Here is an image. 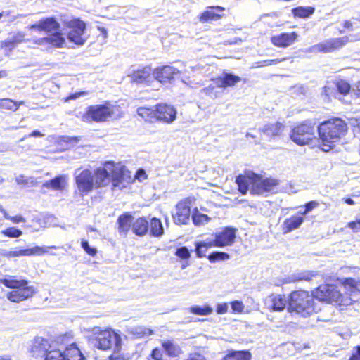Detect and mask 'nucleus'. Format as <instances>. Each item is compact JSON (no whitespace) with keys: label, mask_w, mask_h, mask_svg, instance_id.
Returning <instances> with one entry per match:
<instances>
[{"label":"nucleus","mask_w":360,"mask_h":360,"mask_svg":"<svg viewBox=\"0 0 360 360\" xmlns=\"http://www.w3.org/2000/svg\"><path fill=\"white\" fill-rule=\"evenodd\" d=\"M29 353L33 360H84L85 359L77 342L62 350L52 347L47 338L40 336L33 339Z\"/></svg>","instance_id":"f257e3e1"},{"label":"nucleus","mask_w":360,"mask_h":360,"mask_svg":"<svg viewBox=\"0 0 360 360\" xmlns=\"http://www.w3.org/2000/svg\"><path fill=\"white\" fill-rule=\"evenodd\" d=\"M236 183L242 195H245L250 190L253 195H262L278 193L281 181L272 176L264 177L261 174L249 172L238 175Z\"/></svg>","instance_id":"f03ea898"},{"label":"nucleus","mask_w":360,"mask_h":360,"mask_svg":"<svg viewBox=\"0 0 360 360\" xmlns=\"http://www.w3.org/2000/svg\"><path fill=\"white\" fill-rule=\"evenodd\" d=\"M348 129L345 120L338 117L333 116L320 122L317 132L321 150L328 152L333 149L345 138Z\"/></svg>","instance_id":"7ed1b4c3"},{"label":"nucleus","mask_w":360,"mask_h":360,"mask_svg":"<svg viewBox=\"0 0 360 360\" xmlns=\"http://www.w3.org/2000/svg\"><path fill=\"white\" fill-rule=\"evenodd\" d=\"M90 340L98 349L107 351L112 349L113 352L109 355V360H124L121 354L122 338L112 328L94 326L91 329Z\"/></svg>","instance_id":"20e7f679"},{"label":"nucleus","mask_w":360,"mask_h":360,"mask_svg":"<svg viewBox=\"0 0 360 360\" xmlns=\"http://www.w3.org/2000/svg\"><path fill=\"white\" fill-rule=\"evenodd\" d=\"M30 30H35L39 32H44L51 34L33 39V44L38 46H47L54 49H60L65 44V38L63 34L59 31L60 23L54 17L41 18L37 22L30 27Z\"/></svg>","instance_id":"39448f33"},{"label":"nucleus","mask_w":360,"mask_h":360,"mask_svg":"<svg viewBox=\"0 0 360 360\" xmlns=\"http://www.w3.org/2000/svg\"><path fill=\"white\" fill-rule=\"evenodd\" d=\"M75 181L80 194L84 195L94 189L106 186L109 182V173L103 167L96 168L94 173L85 169L75 176Z\"/></svg>","instance_id":"423d86ee"},{"label":"nucleus","mask_w":360,"mask_h":360,"mask_svg":"<svg viewBox=\"0 0 360 360\" xmlns=\"http://www.w3.org/2000/svg\"><path fill=\"white\" fill-rule=\"evenodd\" d=\"M313 296L322 302L333 304L344 309L353 304L355 300L350 294L342 292L339 286L335 284L323 283L313 290Z\"/></svg>","instance_id":"0eeeda50"},{"label":"nucleus","mask_w":360,"mask_h":360,"mask_svg":"<svg viewBox=\"0 0 360 360\" xmlns=\"http://www.w3.org/2000/svg\"><path fill=\"white\" fill-rule=\"evenodd\" d=\"M0 284L11 289L6 296L13 303H20L32 299L37 294L36 288L30 285L27 279H17L15 276H8L0 279Z\"/></svg>","instance_id":"6e6552de"},{"label":"nucleus","mask_w":360,"mask_h":360,"mask_svg":"<svg viewBox=\"0 0 360 360\" xmlns=\"http://www.w3.org/2000/svg\"><path fill=\"white\" fill-rule=\"evenodd\" d=\"M123 115L124 112L119 105H112L107 101L103 104L88 106L81 119L85 122L102 123L112 118H120Z\"/></svg>","instance_id":"1a4fd4ad"},{"label":"nucleus","mask_w":360,"mask_h":360,"mask_svg":"<svg viewBox=\"0 0 360 360\" xmlns=\"http://www.w3.org/2000/svg\"><path fill=\"white\" fill-rule=\"evenodd\" d=\"M139 116L150 123L170 124L176 118V108L169 104L160 103L153 107H139L136 110Z\"/></svg>","instance_id":"9d476101"},{"label":"nucleus","mask_w":360,"mask_h":360,"mask_svg":"<svg viewBox=\"0 0 360 360\" xmlns=\"http://www.w3.org/2000/svg\"><path fill=\"white\" fill-rule=\"evenodd\" d=\"M288 309L302 317H309L316 312L314 297L309 291L296 290L291 292L288 300Z\"/></svg>","instance_id":"9b49d317"},{"label":"nucleus","mask_w":360,"mask_h":360,"mask_svg":"<svg viewBox=\"0 0 360 360\" xmlns=\"http://www.w3.org/2000/svg\"><path fill=\"white\" fill-rule=\"evenodd\" d=\"M103 168L107 169L109 173L112 190L127 188L135 181L131 172L124 165H120L113 161H106Z\"/></svg>","instance_id":"f8f14e48"},{"label":"nucleus","mask_w":360,"mask_h":360,"mask_svg":"<svg viewBox=\"0 0 360 360\" xmlns=\"http://www.w3.org/2000/svg\"><path fill=\"white\" fill-rule=\"evenodd\" d=\"M148 232L153 237H160L164 234V229L160 219L154 217L148 221L146 217H139L134 220L132 233L134 235L142 237Z\"/></svg>","instance_id":"ddd939ff"},{"label":"nucleus","mask_w":360,"mask_h":360,"mask_svg":"<svg viewBox=\"0 0 360 360\" xmlns=\"http://www.w3.org/2000/svg\"><path fill=\"white\" fill-rule=\"evenodd\" d=\"M290 137L298 146L311 143L315 139L314 124L309 120L296 124L291 129Z\"/></svg>","instance_id":"4468645a"},{"label":"nucleus","mask_w":360,"mask_h":360,"mask_svg":"<svg viewBox=\"0 0 360 360\" xmlns=\"http://www.w3.org/2000/svg\"><path fill=\"white\" fill-rule=\"evenodd\" d=\"M65 26L68 29L67 37L71 43L77 46H82L85 44L86 38L84 37V33L86 26L83 20L73 18L66 21Z\"/></svg>","instance_id":"2eb2a0df"},{"label":"nucleus","mask_w":360,"mask_h":360,"mask_svg":"<svg viewBox=\"0 0 360 360\" xmlns=\"http://www.w3.org/2000/svg\"><path fill=\"white\" fill-rule=\"evenodd\" d=\"M193 196L186 197L179 200L175 206V213L172 214V219L175 224L186 225L190 221L191 215V205L195 202Z\"/></svg>","instance_id":"dca6fc26"},{"label":"nucleus","mask_w":360,"mask_h":360,"mask_svg":"<svg viewBox=\"0 0 360 360\" xmlns=\"http://www.w3.org/2000/svg\"><path fill=\"white\" fill-rule=\"evenodd\" d=\"M237 229L232 226L222 227L219 231L212 233V240L215 248L231 246L236 238Z\"/></svg>","instance_id":"f3484780"},{"label":"nucleus","mask_w":360,"mask_h":360,"mask_svg":"<svg viewBox=\"0 0 360 360\" xmlns=\"http://www.w3.org/2000/svg\"><path fill=\"white\" fill-rule=\"evenodd\" d=\"M348 43L347 37L331 38L328 40L316 44L311 50L319 53H331L339 51Z\"/></svg>","instance_id":"a211bd4d"},{"label":"nucleus","mask_w":360,"mask_h":360,"mask_svg":"<svg viewBox=\"0 0 360 360\" xmlns=\"http://www.w3.org/2000/svg\"><path fill=\"white\" fill-rule=\"evenodd\" d=\"M58 247L53 245L49 246H34L31 248L20 249L18 250H10L3 254V256L7 259L13 257H24V256H41L45 254H55L51 252L53 250H57Z\"/></svg>","instance_id":"6ab92c4d"},{"label":"nucleus","mask_w":360,"mask_h":360,"mask_svg":"<svg viewBox=\"0 0 360 360\" xmlns=\"http://www.w3.org/2000/svg\"><path fill=\"white\" fill-rule=\"evenodd\" d=\"M153 73L157 81L161 84H167L171 83L180 74V71L172 65H165L155 68Z\"/></svg>","instance_id":"aec40b11"},{"label":"nucleus","mask_w":360,"mask_h":360,"mask_svg":"<svg viewBox=\"0 0 360 360\" xmlns=\"http://www.w3.org/2000/svg\"><path fill=\"white\" fill-rule=\"evenodd\" d=\"M225 8L220 6H210L198 15L202 23H212L222 19L224 16Z\"/></svg>","instance_id":"412c9836"},{"label":"nucleus","mask_w":360,"mask_h":360,"mask_svg":"<svg viewBox=\"0 0 360 360\" xmlns=\"http://www.w3.org/2000/svg\"><path fill=\"white\" fill-rule=\"evenodd\" d=\"M131 81L138 84L148 85L153 82L154 75L150 66H144L132 71L129 75Z\"/></svg>","instance_id":"4be33fe9"},{"label":"nucleus","mask_w":360,"mask_h":360,"mask_svg":"<svg viewBox=\"0 0 360 360\" xmlns=\"http://www.w3.org/2000/svg\"><path fill=\"white\" fill-rule=\"evenodd\" d=\"M297 34L295 32H282L271 37V43L278 48H287L292 46L297 39Z\"/></svg>","instance_id":"5701e85b"},{"label":"nucleus","mask_w":360,"mask_h":360,"mask_svg":"<svg viewBox=\"0 0 360 360\" xmlns=\"http://www.w3.org/2000/svg\"><path fill=\"white\" fill-rule=\"evenodd\" d=\"M75 342V335L72 331L60 333L56 335L51 342H50L52 347L63 349V350L69 346H72Z\"/></svg>","instance_id":"b1692460"},{"label":"nucleus","mask_w":360,"mask_h":360,"mask_svg":"<svg viewBox=\"0 0 360 360\" xmlns=\"http://www.w3.org/2000/svg\"><path fill=\"white\" fill-rule=\"evenodd\" d=\"M304 221V217L299 214L291 215L285 219L282 224V231L284 234L299 229Z\"/></svg>","instance_id":"393cba45"},{"label":"nucleus","mask_w":360,"mask_h":360,"mask_svg":"<svg viewBox=\"0 0 360 360\" xmlns=\"http://www.w3.org/2000/svg\"><path fill=\"white\" fill-rule=\"evenodd\" d=\"M134 218L130 212H124L120 214L117 220V229L120 233L127 234L133 230Z\"/></svg>","instance_id":"a878e982"},{"label":"nucleus","mask_w":360,"mask_h":360,"mask_svg":"<svg viewBox=\"0 0 360 360\" xmlns=\"http://www.w3.org/2000/svg\"><path fill=\"white\" fill-rule=\"evenodd\" d=\"M217 87L226 89L234 86L241 81V78L231 73H224L221 77L212 79Z\"/></svg>","instance_id":"bb28decb"},{"label":"nucleus","mask_w":360,"mask_h":360,"mask_svg":"<svg viewBox=\"0 0 360 360\" xmlns=\"http://www.w3.org/2000/svg\"><path fill=\"white\" fill-rule=\"evenodd\" d=\"M25 33L18 32L13 34L12 37L1 41L0 47L5 51L11 52L19 44L25 41Z\"/></svg>","instance_id":"cd10ccee"},{"label":"nucleus","mask_w":360,"mask_h":360,"mask_svg":"<svg viewBox=\"0 0 360 360\" xmlns=\"http://www.w3.org/2000/svg\"><path fill=\"white\" fill-rule=\"evenodd\" d=\"M67 179L63 175H58L49 181H45L42 187L53 191H63L67 186Z\"/></svg>","instance_id":"c85d7f7f"},{"label":"nucleus","mask_w":360,"mask_h":360,"mask_svg":"<svg viewBox=\"0 0 360 360\" xmlns=\"http://www.w3.org/2000/svg\"><path fill=\"white\" fill-rule=\"evenodd\" d=\"M161 346L169 357H176L182 353L181 347L171 340L162 341Z\"/></svg>","instance_id":"c756f323"},{"label":"nucleus","mask_w":360,"mask_h":360,"mask_svg":"<svg viewBox=\"0 0 360 360\" xmlns=\"http://www.w3.org/2000/svg\"><path fill=\"white\" fill-rule=\"evenodd\" d=\"M252 354L248 350L229 351L222 360H251Z\"/></svg>","instance_id":"7c9ffc66"},{"label":"nucleus","mask_w":360,"mask_h":360,"mask_svg":"<svg viewBox=\"0 0 360 360\" xmlns=\"http://www.w3.org/2000/svg\"><path fill=\"white\" fill-rule=\"evenodd\" d=\"M215 248L212 240L210 241H198L195 243V252L198 258L206 257L208 249Z\"/></svg>","instance_id":"2f4dec72"},{"label":"nucleus","mask_w":360,"mask_h":360,"mask_svg":"<svg viewBox=\"0 0 360 360\" xmlns=\"http://www.w3.org/2000/svg\"><path fill=\"white\" fill-rule=\"evenodd\" d=\"M315 8L312 6H297L292 10L295 18H307L314 13Z\"/></svg>","instance_id":"473e14b6"},{"label":"nucleus","mask_w":360,"mask_h":360,"mask_svg":"<svg viewBox=\"0 0 360 360\" xmlns=\"http://www.w3.org/2000/svg\"><path fill=\"white\" fill-rule=\"evenodd\" d=\"M286 299L284 295H276L271 297V309L272 311H283L286 306Z\"/></svg>","instance_id":"72a5a7b5"},{"label":"nucleus","mask_w":360,"mask_h":360,"mask_svg":"<svg viewBox=\"0 0 360 360\" xmlns=\"http://www.w3.org/2000/svg\"><path fill=\"white\" fill-rule=\"evenodd\" d=\"M283 129V125L276 122L275 123L267 124L264 127V132L269 136H276L281 134Z\"/></svg>","instance_id":"f704fd0d"},{"label":"nucleus","mask_w":360,"mask_h":360,"mask_svg":"<svg viewBox=\"0 0 360 360\" xmlns=\"http://www.w3.org/2000/svg\"><path fill=\"white\" fill-rule=\"evenodd\" d=\"M174 255L181 260V261H184V262H186L185 263H184L182 265H181V268L182 269H185L186 266H188V261L190 259V258L191 257V251L188 250V248L186 246H181L180 248H178L175 252H174Z\"/></svg>","instance_id":"c9c22d12"},{"label":"nucleus","mask_w":360,"mask_h":360,"mask_svg":"<svg viewBox=\"0 0 360 360\" xmlns=\"http://www.w3.org/2000/svg\"><path fill=\"white\" fill-rule=\"evenodd\" d=\"M191 217L195 226H202L210 221V217L205 214L200 213L197 207L193 210Z\"/></svg>","instance_id":"e433bc0d"},{"label":"nucleus","mask_w":360,"mask_h":360,"mask_svg":"<svg viewBox=\"0 0 360 360\" xmlns=\"http://www.w3.org/2000/svg\"><path fill=\"white\" fill-rule=\"evenodd\" d=\"M207 259L212 264L226 261L230 259V255L222 251H214L207 256Z\"/></svg>","instance_id":"4c0bfd02"},{"label":"nucleus","mask_w":360,"mask_h":360,"mask_svg":"<svg viewBox=\"0 0 360 360\" xmlns=\"http://www.w3.org/2000/svg\"><path fill=\"white\" fill-rule=\"evenodd\" d=\"M341 283L344 288L347 290L345 291L344 292L350 294L351 296L352 295V292L358 290L359 282L353 278H344Z\"/></svg>","instance_id":"58836bf2"},{"label":"nucleus","mask_w":360,"mask_h":360,"mask_svg":"<svg viewBox=\"0 0 360 360\" xmlns=\"http://www.w3.org/2000/svg\"><path fill=\"white\" fill-rule=\"evenodd\" d=\"M334 84L338 92L344 96L348 95L351 91L352 87L350 84L345 79H339Z\"/></svg>","instance_id":"ea45409f"},{"label":"nucleus","mask_w":360,"mask_h":360,"mask_svg":"<svg viewBox=\"0 0 360 360\" xmlns=\"http://www.w3.org/2000/svg\"><path fill=\"white\" fill-rule=\"evenodd\" d=\"M189 311L195 315L207 316L212 314V308L208 304H205L203 306L195 305L190 307Z\"/></svg>","instance_id":"a19ab883"},{"label":"nucleus","mask_w":360,"mask_h":360,"mask_svg":"<svg viewBox=\"0 0 360 360\" xmlns=\"http://www.w3.org/2000/svg\"><path fill=\"white\" fill-rule=\"evenodd\" d=\"M16 106L15 104V101L8 98H0V110L1 111H9V112H15Z\"/></svg>","instance_id":"79ce46f5"},{"label":"nucleus","mask_w":360,"mask_h":360,"mask_svg":"<svg viewBox=\"0 0 360 360\" xmlns=\"http://www.w3.org/2000/svg\"><path fill=\"white\" fill-rule=\"evenodd\" d=\"M2 236L10 238H17L22 235V231L14 226L8 227L1 231Z\"/></svg>","instance_id":"37998d69"},{"label":"nucleus","mask_w":360,"mask_h":360,"mask_svg":"<svg viewBox=\"0 0 360 360\" xmlns=\"http://www.w3.org/2000/svg\"><path fill=\"white\" fill-rule=\"evenodd\" d=\"M319 206V202L316 200H311L306 202L304 205V210L302 212H299L300 215L304 217L305 215L308 214L311 212L314 209L318 207Z\"/></svg>","instance_id":"c03bdc74"},{"label":"nucleus","mask_w":360,"mask_h":360,"mask_svg":"<svg viewBox=\"0 0 360 360\" xmlns=\"http://www.w3.org/2000/svg\"><path fill=\"white\" fill-rule=\"evenodd\" d=\"M232 313L242 314L244 311L245 306L240 300H233L230 303Z\"/></svg>","instance_id":"a18cd8bd"},{"label":"nucleus","mask_w":360,"mask_h":360,"mask_svg":"<svg viewBox=\"0 0 360 360\" xmlns=\"http://www.w3.org/2000/svg\"><path fill=\"white\" fill-rule=\"evenodd\" d=\"M346 227L351 229L354 233H360V218L349 221Z\"/></svg>","instance_id":"49530a36"},{"label":"nucleus","mask_w":360,"mask_h":360,"mask_svg":"<svg viewBox=\"0 0 360 360\" xmlns=\"http://www.w3.org/2000/svg\"><path fill=\"white\" fill-rule=\"evenodd\" d=\"M81 246L87 255L91 257H95L96 255V249L95 248L90 247L87 240H82L81 242Z\"/></svg>","instance_id":"de8ad7c7"},{"label":"nucleus","mask_w":360,"mask_h":360,"mask_svg":"<svg viewBox=\"0 0 360 360\" xmlns=\"http://www.w3.org/2000/svg\"><path fill=\"white\" fill-rule=\"evenodd\" d=\"M201 91L206 96L213 98H216L218 96L217 92L215 91V86L212 84L203 88Z\"/></svg>","instance_id":"09e8293b"},{"label":"nucleus","mask_w":360,"mask_h":360,"mask_svg":"<svg viewBox=\"0 0 360 360\" xmlns=\"http://www.w3.org/2000/svg\"><path fill=\"white\" fill-rule=\"evenodd\" d=\"M87 94H88V93L86 91H78V92H75L74 94H69L65 98H64L63 100L65 102H68L70 100H75V99L79 98L81 96H84Z\"/></svg>","instance_id":"8fccbe9b"},{"label":"nucleus","mask_w":360,"mask_h":360,"mask_svg":"<svg viewBox=\"0 0 360 360\" xmlns=\"http://www.w3.org/2000/svg\"><path fill=\"white\" fill-rule=\"evenodd\" d=\"M347 360H360V345H356L353 347Z\"/></svg>","instance_id":"3c124183"},{"label":"nucleus","mask_w":360,"mask_h":360,"mask_svg":"<svg viewBox=\"0 0 360 360\" xmlns=\"http://www.w3.org/2000/svg\"><path fill=\"white\" fill-rule=\"evenodd\" d=\"M315 276V274L312 272H308L307 274H302L295 278V281H310Z\"/></svg>","instance_id":"603ef678"},{"label":"nucleus","mask_w":360,"mask_h":360,"mask_svg":"<svg viewBox=\"0 0 360 360\" xmlns=\"http://www.w3.org/2000/svg\"><path fill=\"white\" fill-rule=\"evenodd\" d=\"M185 360H207L206 357L199 352L191 353Z\"/></svg>","instance_id":"864d4df0"},{"label":"nucleus","mask_w":360,"mask_h":360,"mask_svg":"<svg viewBox=\"0 0 360 360\" xmlns=\"http://www.w3.org/2000/svg\"><path fill=\"white\" fill-rule=\"evenodd\" d=\"M229 305L227 303H219L217 305L216 312L218 314H226L228 311Z\"/></svg>","instance_id":"5fc2aeb1"},{"label":"nucleus","mask_w":360,"mask_h":360,"mask_svg":"<svg viewBox=\"0 0 360 360\" xmlns=\"http://www.w3.org/2000/svg\"><path fill=\"white\" fill-rule=\"evenodd\" d=\"M352 97L356 99H360V81L357 82L352 91Z\"/></svg>","instance_id":"6e6d98bb"},{"label":"nucleus","mask_w":360,"mask_h":360,"mask_svg":"<svg viewBox=\"0 0 360 360\" xmlns=\"http://www.w3.org/2000/svg\"><path fill=\"white\" fill-rule=\"evenodd\" d=\"M323 94L326 97L330 98L334 94L333 89L328 85H326L323 88Z\"/></svg>","instance_id":"4d7b16f0"},{"label":"nucleus","mask_w":360,"mask_h":360,"mask_svg":"<svg viewBox=\"0 0 360 360\" xmlns=\"http://www.w3.org/2000/svg\"><path fill=\"white\" fill-rule=\"evenodd\" d=\"M134 179H139L140 178H143V179H146L147 178V175L146 174V172L143 169H139L137 170L136 174H135V176H134Z\"/></svg>","instance_id":"13d9d810"},{"label":"nucleus","mask_w":360,"mask_h":360,"mask_svg":"<svg viewBox=\"0 0 360 360\" xmlns=\"http://www.w3.org/2000/svg\"><path fill=\"white\" fill-rule=\"evenodd\" d=\"M9 219V217L8 218ZM10 220L13 222V223H20V222H23L25 220H24V218L22 217V216H15V217H12L10 218Z\"/></svg>","instance_id":"bf43d9fd"},{"label":"nucleus","mask_w":360,"mask_h":360,"mask_svg":"<svg viewBox=\"0 0 360 360\" xmlns=\"http://www.w3.org/2000/svg\"><path fill=\"white\" fill-rule=\"evenodd\" d=\"M283 60H284L283 58V59L276 58V59H273V60H265L264 63H266V65H275V64L279 63Z\"/></svg>","instance_id":"052dcab7"},{"label":"nucleus","mask_w":360,"mask_h":360,"mask_svg":"<svg viewBox=\"0 0 360 360\" xmlns=\"http://www.w3.org/2000/svg\"><path fill=\"white\" fill-rule=\"evenodd\" d=\"M41 137L43 134L38 130H34L30 134L26 136V137Z\"/></svg>","instance_id":"680f3d73"},{"label":"nucleus","mask_w":360,"mask_h":360,"mask_svg":"<svg viewBox=\"0 0 360 360\" xmlns=\"http://www.w3.org/2000/svg\"><path fill=\"white\" fill-rule=\"evenodd\" d=\"M2 217L4 218H8V214L6 210L3 207V206L0 204V220L2 219Z\"/></svg>","instance_id":"e2e57ef3"},{"label":"nucleus","mask_w":360,"mask_h":360,"mask_svg":"<svg viewBox=\"0 0 360 360\" xmlns=\"http://www.w3.org/2000/svg\"><path fill=\"white\" fill-rule=\"evenodd\" d=\"M342 27L345 28V29H347V30H352V23L349 21V20H345L343 22H342Z\"/></svg>","instance_id":"0e129e2a"},{"label":"nucleus","mask_w":360,"mask_h":360,"mask_svg":"<svg viewBox=\"0 0 360 360\" xmlns=\"http://www.w3.org/2000/svg\"><path fill=\"white\" fill-rule=\"evenodd\" d=\"M343 200L346 204H347L349 205H354L355 204L354 201L352 198H344Z\"/></svg>","instance_id":"69168bd1"},{"label":"nucleus","mask_w":360,"mask_h":360,"mask_svg":"<svg viewBox=\"0 0 360 360\" xmlns=\"http://www.w3.org/2000/svg\"><path fill=\"white\" fill-rule=\"evenodd\" d=\"M15 106L17 107L16 108V111L19 109L20 106V105H25V101H15Z\"/></svg>","instance_id":"338daca9"},{"label":"nucleus","mask_w":360,"mask_h":360,"mask_svg":"<svg viewBox=\"0 0 360 360\" xmlns=\"http://www.w3.org/2000/svg\"><path fill=\"white\" fill-rule=\"evenodd\" d=\"M0 360H12L9 355H5L0 356Z\"/></svg>","instance_id":"774afa93"}]
</instances>
